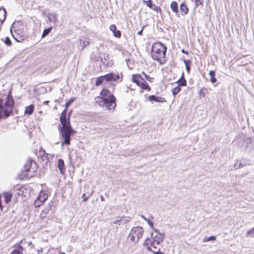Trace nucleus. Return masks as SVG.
Masks as SVG:
<instances>
[{
	"label": "nucleus",
	"instance_id": "5701e85b",
	"mask_svg": "<svg viewBox=\"0 0 254 254\" xmlns=\"http://www.w3.org/2000/svg\"><path fill=\"white\" fill-rule=\"evenodd\" d=\"M138 86H139L142 90H147L148 91H150L151 90V87L149 86L148 83L145 79L144 81L142 82Z\"/></svg>",
	"mask_w": 254,
	"mask_h": 254
},
{
	"label": "nucleus",
	"instance_id": "6e6552de",
	"mask_svg": "<svg viewBox=\"0 0 254 254\" xmlns=\"http://www.w3.org/2000/svg\"><path fill=\"white\" fill-rule=\"evenodd\" d=\"M33 160L32 159H29L23 167L22 173L20 175V178L21 179H29L32 175H29L28 173L30 171V168L32 167V163Z\"/></svg>",
	"mask_w": 254,
	"mask_h": 254
},
{
	"label": "nucleus",
	"instance_id": "3c124183",
	"mask_svg": "<svg viewBox=\"0 0 254 254\" xmlns=\"http://www.w3.org/2000/svg\"><path fill=\"white\" fill-rule=\"evenodd\" d=\"M153 254H165L162 252H161L160 249H158L157 251H153Z\"/></svg>",
	"mask_w": 254,
	"mask_h": 254
},
{
	"label": "nucleus",
	"instance_id": "58836bf2",
	"mask_svg": "<svg viewBox=\"0 0 254 254\" xmlns=\"http://www.w3.org/2000/svg\"><path fill=\"white\" fill-rule=\"evenodd\" d=\"M157 12L161 13V9L160 6H157L154 4L153 5L152 7L151 8Z\"/></svg>",
	"mask_w": 254,
	"mask_h": 254
},
{
	"label": "nucleus",
	"instance_id": "c756f323",
	"mask_svg": "<svg viewBox=\"0 0 254 254\" xmlns=\"http://www.w3.org/2000/svg\"><path fill=\"white\" fill-rule=\"evenodd\" d=\"M52 29H53L52 27H49L43 30V32L42 33V37L44 38L46 36H47V35H48L50 34V33L51 32Z\"/></svg>",
	"mask_w": 254,
	"mask_h": 254
},
{
	"label": "nucleus",
	"instance_id": "864d4df0",
	"mask_svg": "<svg viewBox=\"0 0 254 254\" xmlns=\"http://www.w3.org/2000/svg\"><path fill=\"white\" fill-rule=\"evenodd\" d=\"M181 52H182L183 54H186V55H189V52H188V51H187L185 50V49H182Z\"/></svg>",
	"mask_w": 254,
	"mask_h": 254
},
{
	"label": "nucleus",
	"instance_id": "dca6fc26",
	"mask_svg": "<svg viewBox=\"0 0 254 254\" xmlns=\"http://www.w3.org/2000/svg\"><path fill=\"white\" fill-rule=\"evenodd\" d=\"M148 100L150 102L155 101L157 103H163L166 101L163 97L157 96L154 95H151L148 96Z\"/></svg>",
	"mask_w": 254,
	"mask_h": 254
},
{
	"label": "nucleus",
	"instance_id": "2eb2a0df",
	"mask_svg": "<svg viewBox=\"0 0 254 254\" xmlns=\"http://www.w3.org/2000/svg\"><path fill=\"white\" fill-rule=\"evenodd\" d=\"M110 30L113 32V35L118 38H120L121 37L122 33L119 30H117V26L115 24H112L109 27Z\"/></svg>",
	"mask_w": 254,
	"mask_h": 254
},
{
	"label": "nucleus",
	"instance_id": "69168bd1",
	"mask_svg": "<svg viewBox=\"0 0 254 254\" xmlns=\"http://www.w3.org/2000/svg\"><path fill=\"white\" fill-rule=\"evenodd\" d=\"M55 4H58L59 5H61V3L59 1H56Z\"/></svg>",
	"mask_w": 254,
	"mask_h": 254
},
{
	"label": "nucleus",
	"instance_id": "37998d69",
	"mask_svg": "<svg viewBox=\"0 0 254 254\" xmlns=\"http://www.w3.org/2000/svg\"><path fill=\"white\" fill-rule=\"evenodd\" d=\"M142 74L144 75V77H145V79L147 80H148L150 82H153V81L154 80V78L149 76L148 75L146 74L144 72H142Z\"/></svg>",
	"mask_w": 254,
	"mask_h": 254
},
{
	"label": "nucleus",
	"instance_id": "39448f33",
	"mask_svg": "<svg viewBox=\"0 0 254 254\" xmlns=\"http://www.w3.org/2000/svg\"><path fill=\"white\" fill-rule=\"evenodd\" d=\"M95 102L100 106H102L108 110H114L116 106L115 97L113 98L99 99Z\"/></svg>",
	"mask_w": 254,
	"mask_h": 254
},
{
	"label": "nucleus",
	"instance_id": "473e14b6",
	"mask_svg": "<svg viewBox=\"0 0 254 254\" xmlns=\"http://www.w3.org/2000/svg\"><path fill=\"white\" fill-rule=\"evenodd\" d=\"M37 198L44 202L47 199V196L44 193L42 195L40 193Z\"/></svg>",
	"mask_w": 254,
	"mask_h": 254
},
{
	"label": "nucleus",
	"instance_id": "393cba45",
	"mask_svg": "<svg viewBox=\"0 0 254 254\" xmlns=\"http://www.w3.org/2000/svg\"><path fill=\"white\" fill-rule=\"evenodd\" d=\"M104 81H105V75L100 76L96 78L95 85L99 86L101 85Z\"/></svg>",
	"mask_w": 254,
	"mask_h": 254
},
{
	"label": "nucleus",
	"instance_id": "c85d7f7f",
	"mask_svg": "<svg viewBox=\"0 0 254 254\" xmlns=\"http://www.w3.org/2000/svg\"><path fill=\"white\" fill-rule=\"evenodd\" d=\"M181 91V87L178 85L171 90L172 94L174 97L176 96Z\"/></svg>",
	"mask_w": 254,
	"mask_h": 254
},
{
	"label": "nucleus",
	"instance_id": "774afa93",
	"mask_svg": "<svg viewBox=\"0 0 254 254\" xmlns=\"http://www.w3.org/2000/svg\"><path fill=\"white\" fill-rule=\"evenodd\" d=\"M42 249L41 248L40 250H38V252H42Z\"/></svg>",
	"mask_w": 254,
	"mask_h": 254
},
{
	"label": "nucleus",
	"instance_id": "20e7f679",
	"mask_svg": "<svg viewBox=\"0 0 254 254\" xmlns=\"http://www.w3.org/2000/svg\"><path fill=\"white\" fill-rule=\"evenodd\" d=\"M10 32L16 42L22 43L26 39L24 25L21 21H15L12 23L10 28Z\"/></svg>",
	"mask_w": 254,
	"mask_h": 254
},
{
	"label": "nucleus",
	"instance_id": "7c9ffc66",
	"mask_svg": "<svg viewBox=\"0 0 254 254\" xmlns=\"http://www.w3.org/2000/svg\"><path fill=\"white\" fill-rule=\"evenodd\" d=\"M154 219V217L152 215H150V217L148 218L147 221H146L149 226L154 230V229H155L154 227V222L152 221V220Z\"/></svg>",
	"mask_w": 254,
	"mask_h": 254
},
{
	"label": "nucleus",
	"instance_id": "bf43d9fd",
	"mask_svg": "<svg viewBox=\"0 0 254 254\" xmlns=\"http://www.w3.org/2000/svg\"><path fill=\"white\" fill-rule=\"evenodd\" d=\"M100 199H101V200L102 201H105L104 197V196L102 195H100Z\"/></svg>",
	"mask_w": 254,
	"mask_h": 254
},
{
	"label": "nucleus",
	"instance_id": "cd10ccee",
	"mask_svg": "<svg viewBox=\"0 0 254 254\" xmlns=\"http://www.w3.org/2000/svg\"><path fill=\"white\" fill-rule=\"evenodd\" d=\"M183 62L185 64L187 71L188 73H190V70L191 61L190 60H184Z\"/></svg>",
	"mask_w": 254,
	"mask_h": 254
},
{
	"label": "nucleus",
	"instance_id": "aec40b11",
	"mask_svg": "<svg viewBox=\"0 0 254 254\" xmlns=\"http://www.w3.org/2000/svg\"><path fill=\"white\" fill-rule=\"evenodd\" d=\"M47 17L50 22L56 23L57 20V14L55 12L48 13L47 15Z\"/></svg>",
	"mask_w": 254,
	"mask_h": 254
},
{
	"label": "nucleus",
	"instance_id": "338daca9",
	"mask_svg": "<svg viewBox=\"0 0 254 254\" xmlns=\"http://www.w3.org/2000/svg\"><path fill=\"white\" fill-rule=\"evenodd\" d=\"M129 61H130V59H126V62L127 63H128Z\"/></svg>",
	"mask_w": 254,
	"mask_h": 254
},
{
	"label": "nucleus",
	"instance_id": "49530a36",
	"mask_svg": "<svg viewBox=\"0 0 254 254\" xmlns=\"http://www.w3.org/2000/svg\"><path fill=\"white\" fill-rule=\"evenodd\" d=\"M206 90H207V89L206 88H201L199 92V94L201 96H202L203 97H204L205 96V91H206Z\"/></svg>",
	"mask_w": 254,
	"mask_h": 254
},
{
	"label": "nucleus",
	"instance_id": "f3484780",
	"mask_svg": "<svg viewBox=\"0 0 254 254\" xmlns=\"http://www.w3.org/2000/svg\"><path fill=\"white\" fill-rule=\"evenodd\" d=\"M58 168L62 175H64L65 171L64 161L62 159H59L58 161Z\"/></svg>",
	"mask_w": 254,
	"mask_h": 254
},
{
	"label": "nucleus",
	"instance_id": "13d9d810",
	"mask_svg": "<svg viewBox=\"0 0 254 254\" xmlns=\"http://www.w3.org/2000/svg\"><path fill=\"white\" fill-rule=\"evenodd\" d=\"M140 217L143 219L145 221H147V220L148 219V218H146L143 215H140Z\"/></svg>",
	"mask_w": 254,
	"mask_h": 254
},
{
	"label": "nucleus",
	"instance_id": "6ab92c4d",
	"mask_svg": "<svg viewBox=\"0 0 254 254\" xmlns=\"http://www.w3.org/2000/svg\"><path fill=\"white\" fill-rule=\"evenodd\" d=\"M34 107L35 106L34 104H31L28 106H26L25 107L24 113L28 116L31 115L34 112Z\"/></svg>",
	"mask_w": 254,
	"mask_h": 254
},
{
	"label": "nucleus",
	"instance_id": "0eeeda50",
	"mask_svg": "<svg viewBox=\"0 0 254 254\" xmlns=\"http://www.w3.org/2000/svg\"><path fill=\"white\" fill-rule=\"evenodd\" d=\"M143 233V229L142 227H133L128 237H130L131 242L136 243L141 238Z\"/></svg>",
	"mask_w": 254,
	"mask_h": 254
},
{
	"label": "nucleus",
	"instance_id": "09e8293b",
	"mask_svg": "<svg viewBox=\"0 0 254 254\" xmlns=\"http://www.w3.org/2000/svg\"><path fill=\"white\" fill-rule=\"evenodd\" d=\"M180 86H187V81L186 79L181 80L180 82V84L179 85Z\"/></svg>",
	"mask_w": 254,
	"mask_h": 254
},
{
	"label": "nucleus",
	"instance_id": "4d7b16f0",
	"mask_svg": "<svg viewBox=\"0 0 254 254\" xmlns=\"http://www.w3.org/2000/svg\"><path fill=\"white\" fill-rule=\"evenodd\" d=\"M22 242H23V240H20V241H19V244H16V245H15V247H17L18 246V245H21V244L22 243Z\"/></svg>",
	"mask_w": 254,
	"mask_h": 254
},
{
	"label": "nucleus",
	"instance_id": "a19ab883",
	"mask_svg": "<svg viewBox=\"0 0 254 254\" xmlns=\"http://www.w3.org/2000/svg\"><path fill=\"white\" fill-rule=\"evenodd\" d=\"M143 246L146 247V249L148 251L151 252L153 253L154 251L151 248V246L149 243L144 242L143 244Z\"/></svg>",
	"mask_w": 254,
	"mask_h": 254
},
{
	"label": "nucleus",
	"instance_id": "5fc2aeb1",
	"mask_svg": "<svg viewBox=\"0 0 254 254\" xmlns=\"http://www.w3.org/2000/svg\"><path fill=\"white\" fill-rule=\"evenodd\" d=\"M179 79H180V80L186 79L185 78V75H184V72L182 73V76Z\"/></svg>",
	"mask_w": 254,
	"mask_h": 254
},
{
	"label": "nucleus",
	"instance_id": "c9c22d12",
	"mask_svg": "<svg viewBox=\"0 0 254 254\" xmlns=\"http://www.w3.org/2000/svg\"><path fill=\"white\" fill-rule=\"evenodd\" d=\"M143 2L144 3H145L146 4L147 6H148L150 8H151L152 7L153 5L154 4L153 3L152 0H143Z\"/></svg>",
	"mask_w": 254,
	"mask_h": 254
},
{
	"label": "nucleus",
	"instance_id": "603ef678",
	"mask_svg": "<svg viewBox=\"0 0 254 254\" xmlns=\"http://www.w3.org/2000/svg\"><path fill=\"white\" fill-rule=\"evenodd\" d=\"M145 27V26H143L141 28V30L137 32L138 35H140V36L142 35L143 30Z\"/></svg>",
	"mask_w": 254,
	"mask_h": 254
},
{
	"label": "nucleus",
	"instance_id": "412c9836",
	"mask_svg": "<svg viewBox=\"0 0 254 254\" xmlns=\"http://www.w3.org/2000/svg\"><path fill=\"white\" fill-rule=\"evenodd\" d=\"M24 250L23 247L20 245H18L17 247H15V249H14L10 254H23V251Z\"/></svg>",
	"mask_w": 254,
	"mask_h": 254
},
{
	"label": "nucleus",
	"instance_id": "f8f14e48",
	"mask_svg": "<svg viewBox=\"0 0 254 254\" xmlns=\"http://www.w3.org/2000/svg\"><path fill=\"white\" fill-rule=\"evenodd\" d=\"M78 48L79 50H83L89 43V39L85 37H82L78 41Z\"/></svg>",
	"mask_w": 254,
	"mask_h": 254
},
{
	"label": "nucleus",
	"instance_id": "9d476101",
	"mask_svg": "<svg viewBox=\"0 0 254 254\" xmlns=\"http://www.w3.org/2000/svg\"><path fill=\"white\" fill-rule=\"evenodd\" d=\"M114 95L109 90L107 89H103L100 92V96L95 98V101H97L98 99H105L107 98H113Z\"/></svg>",
	"mask_w": 254,
	"mask_h": 254
},
{
	"label": "nucleus",
	"instance_id": "0e129e2a",
	"mask_svg": "<svg viewBox=\"0 0 254 254\" xmlns=\"http://www.w3.org/2000/svg\"><path fill=\"white\" fill-rule=\"evenodd\" d=\"M181 80H180V79H178L177 81H176L175 83H177L178 85H179L180 84V82Z\"/></svg>",
	"mask_w": 254,
	"mask_h": 254
},
{
	"label": "nucleus",
	"instance_id": "ddd939ff",
	"mask_svg": "<svg viewBox=\"0 0 254 254\" xmlns=\"http://www.w3.org/2000/svg\"><path fill=\"white\" fill-rule=\"evenodd\" d=\"M54 205V202L51 201L45 207V208L42 211L40 216L42 218L46 217V215L49 213V211L52 210V208Z\"/></svg>",
	"mask_w": 254,
	"mask_h": 254
},
{
	"label": "nucleus",
	"instance_id": "052dcab7",
	"mask_svg": "<svg viewBox=\"0 0 254 254\" xmlns=\"http://www.w3.org/2000/svg\"><path fill=\"white\" fill-rule=\"evenodd\" d=\"M71 113H72V110H71L68 114V115H67V117H69V118H70V116L71 115Z\"/></svg>",
	"mask_w": 254,
	"mask_h": 254
},
{
	"label": "nucleus",
	"instance_id": "680f3d73",
	"mask_svg": "<svg viewBox=\"0 0 254 254\" xmlns=\"http://www.w3.org/2000/svg\"><path fill=\"white\" fill-rule=\"evenodd\" d=\"M150 238H147L145 239V241H144V242L148 243V241H150Z\"/></svg>",
	"mask_w": 254,
	"mask_h": 254
},
{
	"label": "nucleus",
	"instance_id": "f704fd0d",
	"mask_svg": "<svg viewBox=\"0 0 254 254\" xmlns=\"http://www.w3.org/2000/svg\"><path fill=\"white\" fill-rule=\"evenodd\" d=\"M3 41L5 44L8 46H11L12 45V42L10 39L8 37H6Z\"/></svg>",
	"mask_w": 254,
	"mask_h": 254
},
{
	"label": "nucleus",
	"instance_id": "6e6d98bb",
	"mask_svg": "<svg viewBox=\"0 0 254 254\" xmlns=\"http://www.w3.org/2000/svg\"><path fill=\"white\" fill-rule=\"evenodd\" d=\"M1 195H0V209L1 210V211L2 210V204H1Z\"/></svg>",
	"mask_w": 254,
	"mask_h": 254
},
{
	"label": "nucleus",
	"instance_id": "e433bc0d",
	"mask_svg": "<svg viewBox=\"0 0 254 254\" xmlns=\"http://www.w3.org/2000/svg\"><path fill=\"white\" fill-rule=\"evenodd\" d=\"M121 218L122 219V221L123 222V223L124 224H126V223H128V222H129V221L130 220V217H129L128 216H124V217H121Z\"/></svg>",
	"mask_w": 254,
	"mask_h": 254
},
{
	"label": "nucleus",
	"instance_id": "2f4dec72",
	"mask_svg": "<svg viewBox=\"0 0 254 254\" xmlns=\"http://www.w3.org/2000/svg\"><path fill=\"white\" fill-rule=\"evenodd\" d=\"M75 100V98H71L65 104V109L67 110L68 107Z\"/></svg>",
	"mask_w": 254,
	"mask_h": 254
},
{
	"label": "nucleus",
	"instance_id": "a878e982",
	"mask_svg": "<svg viewBox=\"0 0 254 254\" xmlns=\"http://www.w3.org/2000/svg\"><path fill=\"white\" fill-rule=\"evenodd\" d=\"M209 75L210 77V82L212 83H214L217 81V79L215 77V71L214 70H210L209 72Z\"/></svg>",
	"mask_w": 254,
	"mask_h": 254
},
{
	"label": "nucleus",
	"instance_id": "8fccbe9b",
	"mask_svg": "<svg viewBox=\"0 0 254 254\" xmlns=\"http://www.w3.org/2000/svg\"><path fill=\"white\" fill-rule=\"evenodd\" d=\"M149 244L151 247H152L154 249H156V247L155 246V244H156V243L155 242H154L150 240Z\"/></svg>",
	"mask_w": 254,
	"mask_h": 254
},
{
	"label": "nucleus",
	"instance_id": "4be33fe9",
	"mask_svg": "<svg viewBox=\"0 0 254 254\" xmlns=\"http://www.w3.org/2000/svg\"><path fill=\"white\" fill-rule=\"evenodd\" d=\"M180 8L182 15H186L188 13L189 9L185 2L181 4Z\"/></svg>",
	"mask_w": 254,
	"mask_h": 254
},
{
	"label": "nucleus",
	"instance_id": "f257e3e1",
	"mask_svg": "<svg viewBox=\"0 0 254 254\" xmlns=\"http://www.w3.org/2000/svg\"><path fill=\"white\" fill-rule=\"evenodd\" d=\"M67 110L64 109L62 112L60 121L62 126H59L58 129L61 136V145H69L70 144L71 136L76 133V131L71 127L69 117L67 115Z\"/></svg>",
	"mask_w": 254,
	"mask_h": 254
},
{
	"label": "nucleus",
	"instance_id": "79ce46f5",
	"mask_svg": "<svg viewBox=\"0 0 254 254\" xmlns=\"http://www.w3.org/2000/svg\"><path fill=\"white\" fill-rule=\"evenodd\" d=\"M43 202L38 199H36V200L34 202V205L35 207H38L40 206Z\"/></svg>",
	"mask_w": 254,
	"mask_h": 254
},
{
	"label": "nucleus",
	"instance_id": "ea45409f",
	"mask_svg": "<svg viewBox=\"0 0 254 254\" xmlns=\"http://www.w3.org/2000/svg\"><path fill=\"white\" fill-rule=\"evenodd\" d=\"M247 163H242V162H241V163H237L235 164V169H239V168H242L244 166H245V165H246Z\"/></svg>",
	"mask_w": 254,
	"mask_h": 254
},
{
	"label": "nucleus",
	"instance_id": "423d86ee",
	"mask_svg": "<svg viewBox=\"0 0 254 254\" xmlns=\"http://www.w3.org/2000/svg\"><path fill=\"white\" fill-rule=\"evenodd\" d=\"M237 140L239 143V146L243 150L249 151L254 147V143L253 142L252 139L250 137H245L244 139L238 138Z\"/></svg>",
	"mask_w": 254,
	"mask_h": 254
},
{
	"label": "nucleus",
	"instance_id": "c03bdc74",
	"mask_svg": "<svg viewBox=\"0 0 254 254\" xmlns=\"http://www.w3.org/2000/svg\"><path fill=\"white\" fill-rule=\"evenodd\" d=\"M121 221L122 219L121 218V217H118L116 219L113 221L111 223L112 224L120 225Z\"/></svg>",
	"mask_w": 254,
	"mask_h": 254
},
{
	"label": "nucleus",
	"instance_id": "1a4fd4ad",
	"mask_svg": "<svg viewBox=\"0 0 254 254\" xmlns=\"http://www.w3.org/2000/svg\"><path fill=\"white\" fill-rule=\"evenodd\" d=\"M154 232L157 235L153 236V233L152 232L150 234V236L152 238V241L155 242L157 245H159L162 243L164 239V233H161L157 229H154Z\"/></svg>",
	"mask_w": 254,
	"mask_h": 254
},
{
	"label": "nucleus",
	"instance_id": "9b49d317",
	"mask_svg": "<svg viewBox=\"0 0 254 254\" xmlns=\"http://www.w3.org/2000/svg\"><path fill=\"white\" fill-rule=\"evenodd\" d=\"M104 75L105 77V81L106 82L116 81L120 79L119 74H115L113 72H110Z\"/></svg>",
	"mask_w": 254,
	"mask_h": 254
},
{
	"label": "nucleus",
	"instance_id": "de8ad7c7",
	"mask_svg": "<svg viewBox=\"0 0 254 254\" xmlns=\"http://www.w3.org/2000/svg\"><path fill=\"white\" fill-rule=\"evenodd\" d=\"M247 235L254 237V227L247 231Z\"/></svg>",
	"mask_w": 254,
	"mask_h": 254
},
{
	"label": "nucleus",
	"instance_id": "4c0bfd02",
	"mask_svg": "<svg viewBox=\"0 0 254 254\" xmlns=\"http://www.w3.org/2000/svg\"><path fill=\"white\" fill-rule=\"evenodd\" d=\"M195 2V7L199 5H203V0H191Z\"/></svg>",
	"mask_w": 254,
	"mask_h": 254
},
{
	"label": "nucleus",
	"instance_id": "e2e57ef3",
	"mask_svg": "<svg viewBox=\"0 0 254 254\" xmlns=\"http://www.w3.org/2000/svg\"><path fill=\"white\" fill-rule=\"evenodd\" d=\"M49 103V101H45L43 102V104L45 105H47Z\"/></svg>",
	"mask_w": 254,
	"mask_h": 254
},
{
	"label": "nucleus",
	"instance_id": "bb28decb",
	"mask_svg": "<svg viewBox=\"0 0 254 254\" xmlns=\"http://www.w3.org/2000/svg\"><path fill=\"white\" fill-rule=\"evenodd\" d=\"M12 194L9 192H5L4 194V202L5 203H8L11 199Z\"/></svg>",
	"mask_w": 254,
	"mask_h": 254
},
{
	"label": "nucleus",
	"instance_id": "a18cd8bd",
	"mask_svg": "<svg viewBox=\"0 0 254 254\" xmlns=\"http://www.w3.org/2000/svg\"><path fill=\"white\" fill-rule=\"evenodd\" d=\"M91 196V194L89 195H86V193H83L82 195V198L83 199L84 202H86L88 200L89 198Z\"/></svg>",
	"mask_w": 254,
	"mask_h": 254
},
{
	"label": "nucleus",
	"instance_id": "4468645a",
	"mask_svg": "<svg viewBox=\"0 0 254 254\" xmlns=\"http://www.w3.org/2000/svg\"><path fill=\"white\" fill-rule=\"evenodd\" d=\"M132 81L136 84L138 86L142 82L144 81V79L141 74H136L132 75Z\"/></svg>",
	"mask_w": 254,
	"mask_h": 254
},
{
	"label": "nucleus",
	"instance_id": "b1692460",
	"mask_svg": "<svg viewBox=\"0 0 254 254\" xmlns=\"http://www.w3.org/2000/svg\"><path fill=\"white\" fill-rule=\"evenodd\" d=\"M170 7L174 12L178 13V5L176 1H173L170 4Z\"/></svg>",
	"mask_w": 254,
	"mask_h": 254
},
{
	"label": "nucleus",
	"instance_id": "a211bd4d",
	"mask_svg": "<svg viewBox=\"0 0 254 254\" xmlns=\"http://www.w3.org/2000/svg\"><path fill=\"white\" fill-rule=\"evenodd\" d=\"M6 10L3 6L0 7V24H2L6 17Z\"/></svg>",
	"mask_w": 254,
	"mask_h": 254
},
{
	"label": "nucleus",
	"instance_id": "72a5a7b5",
	"mask_svg": "<svg viewBox=\"0 0 254 254\" xmlns=\"http://www.w3.org/2000/svg\"><path fill=\"white\" fill-rule=\"evenodd\" d=\"M216 238L214 236H209L208 237H205L203 239V242H209V241H215V240H216Z\"/></svg>",
	"mask_w": 254,
	"mask_h": 254
},
{
	"label": "nucleus",
	"instance_id": "7ed1b4c3",
	"mask_svg": "<svg viewBox=\"0 0 254 254\" xmlns=\"http://www.w3.org/2000/svg\"><path fill=\"white\" fill-rule=\"evenodd\" d=\"M167 50V47L162 43H154L151 47V54L152 59L158 62L160 64H164L165 63L164 59Z\"/></svg>",
	"mask_w": 254,
	"mask_h": 254
},
{
	"label": "nucleus",
	"instance_id": "f03ea898",
	"mask_svg": "<svg viewBox=\"0 0 254 254\" xmlns=\"http://www.w3.org/2000/svg\"><path fill=\"white\" fill-rule=\"evenodd\" d=\"M14 105L15 101L10 90L9 91L5 101L0 98V121L1 119H6L13 115Z\"/></svg>",
	"mask_w": 254,
	"mask_h": 254
}]
</instances>
